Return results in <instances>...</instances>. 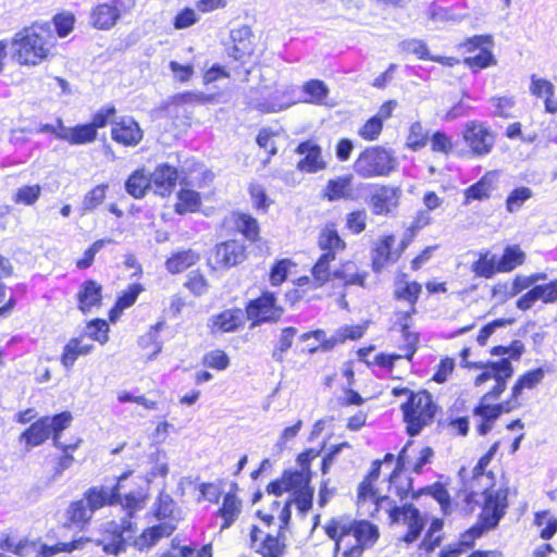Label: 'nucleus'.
<instances>
[{"label": "nucleus", "instance_id": "1", "mask_svg": "<svg viewBox=\"0 0 557 557\" xmlns=\"http://www.w3.org/2000/svg\"><path fill=\"white\" fill-rule=\"evenodd\" d=\"M473 367L483 370L474 380L475 386H480L490 380L495 381L492 389L482 396L480 405L474 409V414L494 422L502 412H510L517 408V404H511V401L488 405V401L499 398L502 393L506 389L507 380H509L513 374V368L508 358H503L499 361L494 362L473 363Z\"/></svg>", "mask_w": 557, "mask_h": 557}, {"label": "nucleus", "instance_id": "2", "mask_svg": "<svg viewBox=\"0 0 557 557\" xmlns=\"http://www.w3.org/2000/svg\"><path fill=\"white\" fill-rule=\"evenodd\" d=\"M325 533L335 541V554L343 557H361L364 549L374 545L379 539V529L366 520L333 519Z\"/></svg>", "mask_w": 557, "mask_h": 557}, {"label": "nucleus", "instance_id": "3", "mask_svg": "<svg viewBox=\"0 0 557 557\" xmlns=\"http://www.w3.org/2000/svg\"><path fill=\"white\" fill-rule=\"evenodd\" d=\"M50 38L52 33L49 23H34L23 28L12 39L13 58L21 65L39 64L50 53Z\"/></svg>", "mask_w": 557, "mask_h": 557}, {"label": "nucleus", "instance_id": "4", "mask_svg": "<svg viewBox=\"0 0 557 557\" xmlns=\"http://www.w3.org/2000/svg\"><path fill=\"white\" fill-rule=\"evenodd\" d=\"M147 498V494L143 491H132L123 499L119 494L116 503H120L123 509L127 511V517L123 518L120 522L110 521L106 523L104 530L112 537L109 542H104V540L98 541V544L102 545L106 553L117 555L125 550L126 543L134 539L136 533V524L132 521V518L136 511L141 510L146 506Z\"/></svg>", "mask_w": 557, "mask_h": 557}, {"label": "nucleus", "instance_id": "5", "mask_svg": "<svg viewBox=\"0 0 557 557\" xmlns=\"http://www.w3.org/2000/svg\"><path fill=\"white\" fill-rule=\"evenodd\" d=\"M483 497L484 504L480 515V524L465 532L459 541V546H462L465 549L472 547L475 539L480 537L485 530L496 528L508 507L507 488H486Z\"/></svg>", "mask_w": 557, "mask_h": 557}, {"label": "nucleus", "instance_id": "6", "mask_svg": "<svg viewBox=\"0 0 557 557\" xmlns=\"http://www.w3.org/2000/svg\"><path fill=\"white\" fill-rule=\"evenodd\" d=\"M401 410L407 423V432L414 436L434 420L437 406L428 391H420L410 393L408 400L401 405Z\"/></svg>", "mask_w": 557, "mask_h": 557}, {"label": "nucleus", "instance_id": "7", "mask_svg": "<svg viewBox=\"0 0 557 557\" xmlns=\"http://www.w3.org/2000/svg\"><path fill=\"white\" fill-rule=\"evenodd\" d=\"M394 169L392 152L379 146L366 149L354 163V171L363 178L385 176Z\"/></svg>", "mask_w": 557, "mask_h": 557}, {"label": "nucleus", "instance_id": "8", "mask_svg": "<svg viewBox=\"0 0 557 557\" xmlns=\"http://www.w3.org/2000/svg\"><path fill=\"white\" fill-rule=\"evenodd\" d=\"M246 313L249 320L255 321V325L264 322H276L283 313V308L276 304L273 293L264 292L257 299L249 301Z\"/></svg>", "mask_w": 557, "mask_h": 557}, {"label": "nucleus", "instance_id": "9", "mask_svg": "<svg viewBox=\"0 0 557 557\" xmlns=\"http://www.w3.org/2000/svg\"><path fill=\"white\" fill-rule=\"evenodd\" d=\"M131 9L132 5L124 0L100 3L91 12V24L98 29H110L116 24L122 14L129 12Z\"/></svg>", "mask_w": 557, "mask_h": 557}, {"label": "nucleus", "instance_id": "10", "mask_svg": "<svg viewBox=\"0 0 557 557\" xmlns=\"http://www.w3.org/2000/svg\"><path fill=\"white\" fill-rule=\"evenodd\" d=\"M463 138L476 156L487 154L494 145V136L490 129L475 121L467 123Z\"/></svg>", "mask_w": 557, "mask_h": 557}, {"label": "nucleus", "instance_id": "11", "mask_svg": "<svg viewBox=\"0 0 557 557\" xmlns=\"http://www.w3.org/2000/svg\"><path fill=\"white\" fill-rule=\"evenodd\" d=\"M127 476L128 473L121 475L117 480V483L111 488L106 486H94L88 488L84 493L83 499L91 509L92 513H95L96 510L104 507L106 505L116 504V502L119 500V491L121 488V482L125 480Z\"/></svg>", "mask_w": 557, "mask_h": 557}, {"label": "nucleus", "instance_id": "12", "mask_svg": "<svg viewBox=\"0 0 557 557\" xmlns=\"http://www.w3.org/2000/svg\"><path fill=\"white\" fill-rule=\"evenodd\" d=\"M400 189L392 186H376L370 198L372 212L376 215L388 214L398 206Z\"/></svg>", "mask_w": 557, "mask_h": 557}, {"label": "nucleus", "instance_id": "13", "mask_svg": "<svg viewBox=\"0 0 557 557\" xmlns=\"http://www.w3.org/2000/svg\"><path fill=\"white\" fill-rule=\"evenodd\" d=\"M296 152L305 156L297 164L298 170L307 173H315L326 168V163L322 158L321 147L313 141L307 140L300 143L296 148Z\"/></svg>", "mask_w": 557, "mask_h": 557}, {"label": "nucleus", "instance_id": "14", "mask_svg": "<svg viewBox=\"0 0 557 557\" xmlns=\"http://www.w3.org/2000/svg\"><path fill=\"white\" fill-rule=\"evenodd\" d=\"M246 258L245 245L237 240L221 243L215 247L214 260L220 267L230 268L242 263Z\"/></svg>", "mask_w": 557, "mask_h": 557}, {"label": "nucleus", "instance_id": "15", "mask_svg": "<svg viewBox=\"0 0 557 557\" xmlns=\"http://www.w3.org/2000/svg\"><path fill=\"white\" fill-rule=\"evenodd\" d=\"M111 136L119 144L135 146L141 140L143 133L133 119L122 117L119 122H113Z\"/></svg>", "mask_w": 557, "mask_h": 557}, {"label": "nucleus", "instance_id": "16", "mask_svg": "<svg viewBox=\"0 0 557 557\" xmlns=\"http://www.w3.org/2000/svg\"><path fill=\"white\" fill-rule=\"evenodd\" d=\"M58 139L65 140L71 145H86L96 140L97 132L90 124L66 127L61 119H58Z\"/></svg>", "mask_w": 557, "mask_h": 557}, {"label": "nucleus", "instance_id": "17", "mask_svg": "<svg viewBox=\"0 0 557 557\" xmlns=\"http://www.w3.org/2000/svg\"><path fill=\"white\" fill-rule=\"evenodd\" d=\"M354 176L351 174L338 176L327 182L323 189V198L329 201L355 200L356 195L352 190Z\"/></svg>", "mask_w": 557, "mask_h": 557}, {"label": "nucleus", "instance_id": "18", "mask_svg": "<svg viewBox=\"0 0 557 557\" xmlns=\"http://www.w3.org/2000/svg\"><path fill=\"white\" fill-rule=\"evenodd\" d=\"M177 178V170L168 164L159 165L149 176V180H151V187L154 193L163 197L171 194L172 189L176 185Z\"/></svg>", "mask_w": 557, "mask_h": 557}, {"label": "nucleus", "instance_id": "19", "mask_svg": "<svg viewBox=\"0 0 557 557\" xmlns=\"http://www.w3.org/2000/svg\"><path fill=\"white\" fill-rule=\"evenodd\" d=\"M175 529L176 525L171 521L162 522L158 525L147 528L138 537L134 539V546L139 550L150 548L154 546L162 537L170 536Z\"/></svg>", "mask_w": 557, "mask_h": 557}, {"label": "nucleus", "instance_id": "20", "mask_svg": "<svg viewBox=\"0 0 557 557\" xmlns=\"http://www.w3.org/2000/svg\"><path fill=\"white\" fill-rule=\"evenodd\" d=\"M400 521L408 525V533L404 536V541L406 543L414 542L424 528V520L419 509L412 504L404 505Z\"/></svg>", "mask_w": 557, "mask_h": 557}, {"label": "nucleus", "instance_id": "21", "mask_svg": "<svg viewBox=\"0 0 557 557\" xmlns=\"http://www.w3.org/2000/svg\"><path fill=\"white\" fill-rule=\"evenodd\" d=\"M231 37L234 41L231 55L236 60H242L245 57H249L253 52L252 46V32L248 26H242L237 29L232 30Z\"/></svg>", "mask_w": 557, "mask_h": 557}, {"label": "nucleus", "instance_id": "22", "mask_svg": "<svg viewBox=\"0 0 557 557\" xmlns=\"http://www.w3.org/2000/svg\"><path fill=\"white\" fill-rule=\"evenodd\" d=\"M101 286L92 280L86 281L82 284L81 290L77 294L79 309L83 312L90 311L94 307H99L102 299Z\"/></svg>", "mask_w": 557, "mask_h": 557}, {"label": "nucleus", "instance_id": "23", "mask_svg": "<svg viewBox=\"0 0 557 557\" xmlns=\"http://www.w3.org/2000/svg\"><path fill=\"white\" fill-rule=\"evenodd\" d=\"M48 422L49 421L47 419L41 418L21 434L20 441L26 443L28 450L32 447L41 445L51 436V430L49 429Z\"/></svg>", "mask_w": 557, "mask_h": 557}, {"label": "nucleus", "instance_id": "24", "mask_svg": "<svg viewBox=\"0 0 557 557\" xmlns=\"http://www.w3.org/2000/svg\"><path fill=\"white\" fill-rule=\"evenodd\" d=\"M366 276L367 273H361L354 261H345L333 270V280H337L343 286H364Z\"/></svg>", "mask_w": 557, "mask_h": 557}, {"label": "nucleus", "instance_id": "25", "mask_svg": "<svg viewBox=\"0 0 557 557\" xmlns=\"http://www.w3.org/2000/svg\"><path fill=\"white\" fill-rule=\"evenodd\" d=\"M334 252H323L312 268L313 284L315 287H321L329 281H333V271H331V262L334 261Z\"/></svg>", "mask_w": 557, "mask_h": 557}, {"label": "nucleus", "instance_id": "26", "mask_svg": "<svg viewBox=\"0 0 557 557\" xmlns=\"http://www.w3.org/2000/svg\"><path fill=\"white\" fill-rule=\"evenodd\" d=\"M242 512V502L234 493H227L223 498L222 507L219 509V515L223 518L224 522L221 527L222 530L228 529Z\"/></svg>", "mask_w": 557, "mask_h": 557}, {"label": "nucleus", "instance_id": "27", "mask_svg": "<svg viewBox=\"0 0 557 557\" xmlns=\"http://www.w3.org/2000/svg\"><path fill=\"white\" fill-rule=\"evenodd\" d=\"M494 175L486 174L479 182L471 185L465 190L463 205H469L472 200H485L491 196L493 186Z\"/></svg>", "mask_w": 557, "mask_h": 557}, {"label": "nucleus", "instance_id": "28", "mask_svg": "<svg viewBox=\"0 0 557 557\" xmlns=\"http://www.w3.org/2000/svg\"><path fill=\"white\" fill-rule=\"evenodd\" d=\"M411 312L401 313L399 318V324L401 326L404 345L400 347L401 349V358L411 359L417 350V345L419 343V335L414 332L409 331L408 319L410 318Z\"/></svg>", "mask_w": 557, "mask_h": 557}, {"label": "nucleus", "instance_id": "29", "mask_svg": "<svg viewBox=\"0 0 557 557\" xmlns=\"http://www.w3.org/2000/svg\"><path fill=\"white\" fill-rule=\"evenodd\" d=\"M198 255L191 249L180 251L169 258L165 262L166 269L171 273H181L198 260Z\"/></svg>", "mask_w": 557, "mask_h": 557}, {"label": "nucleus", "instance_id": "30", "mask_svg": "<svg viewBox=\"0 0 557 557\" xmlns=\"http://www.w3.org/2000/svg\"><path fill=\"white\" fill-rule=\"evenodd\" d=\"M92 515L91 509L83 498L71 503L66 510L67 520L76 527L87 523L92 518Z\"/></svg>", "mask_w": 557, "mask_h": 557}, {"label": "nucleus", "instance_id": "31", "mask_svg": "<svg viewBox=\"0 0 557 557\" xmlns=\"http://www.w3.org/2000/svg\"><path fill=\"white\" fill-rule=\"evenodd\" d=\"M91 349L92 345H84L78 338H72L64 347L62 364L65 368H72L78 356L87 355Z\"/></svg>", "mask_w": 557, "mask_h": 557}, {"label": "nucleus", "instance_id": "32", "mask_svg": "<svg viewBox=\"0 0 557 557\" xmlns=\"http://www.w3.org/2000/svg\"><path fill=\"white\" fill-rule=\"evenodd\" d=\"M151 187V180L143 171H135L126 181L125 189L134 198H141Z\"/></svg>", "mask_w": 557, "mask_h": 557}, {"label": "nucleus", "instance_id": "33", "mask_svg": "<svg viewBox=\"0 0 557 557\" xmlns=\"http://www.w3.org/2000/svg\"><path fill=\"white\" fill-rule=\"evenodd\" d=\"M282 539L283 534L281 533V531L276 536L268 534L261 542L260 546L257 548V552L260 553L262 557L283 556L286 546Z\"/></svg>", "mask_w": 557, "mask_h": 557}, {"label": "nucleus", "instance_id": "34", "mask_svg": "<svg viewBox=\"0 0 557 557\" xmlns=\"http://www.w3.org/2000/svg\"><path fill=\"white\" fill-rule=\"evenodd\" d=\"M178 202L175 205V212L184 214L195 212L200 208L201 200L199 193L190 189H182L178 195Z\"/></svg>", "mask_w": 557, "mask_h": 557}, {"label": "nucleus", "instance_id": "35", "mask_svg": "<svg viewBox=\"0 0 557 557\" xmlns=\"http://www.w3.org/2000/svg\"><path fill=\"white\" fill-rule=\"evenodd\" d=\"M497 260V271L509 272L523 263L524 253L518 247H507Z\"/></svg>", "mask_w": 557, "mask_h": 557}, {"label": "nucleus", "instance_id": "36", "mask_svg": "<svg viewBox=\"0 0 557 557\" xmlns=\"http://www.w3.org/2000/svg\"><path fill=\"white\" fill-rule=\"evenodd\" d=\"M319 246L324 252L333 251L335 255L336 251L344 250L346 245L336 230L325 228L319 236Z\"/></svg>", "mask_w": 557, "mask_h": 557}, {"label": "nucleus", "instance_id": "37", "mask_svg": "<svg viewBox=\"0 0 557 557\" xmlns=\"http://www.w3.org/2000/svg\"><path fill=\"white\" fill-rule=\"evenodd\" d=\"M242 322L243 314L240 310H226L216 317L214 324L223 332H233Z\"/></svg>", "mask_w": 557, "mask_h": 557}, {"label": "nucleus", "instance_id": "38", "mask_svg": "<svg viewBox=\"0 0 557 557\" xmlns=\"http://www.w3.org/2000/svg\"><path fill=\"white\" fill-rule=\"evenodd\" d=\"M235 225L237 230L249 240L255 242L259 237V225L255 218L240 213L237 215Z\"/></svg>", "mask_w": 557, "mask_h": 557}, {"label": "nucleus", "instance_id": "39", "mask_svg": "<svg viewBox=\"0 0 557 557\" xmlns=\"http://www.w3.org/2000/svg\"><path fill=\"white\" fill-rule=\"evenodd\" d=\"M394 242H395V239L393 236H387L375 248L374 255L372 258V264H373L374 271H381V269H383L385 267L386 262L388 261V259L391 257V250L394 245Z\"/></svg>", "mask_w": 557, "mask_h": 557}, {"label": "nucleus", "instance_id": "40", "mask_svg": "<svg viewBox=\"0 0 557 557\" xmlns=\"http://www.w3.org/2000/svg\"><path fill=\"white\" fill-rule=\"evenodd\" d=\"M534 522L536 525L543 527L541 531L543 540L552 539L557 532V518L547 510L536 512Z\"/></svg>", "mask_w": 557, "mask_h": 557}, {"label": "nucleus", "instance_id": "41", "mask_svg": "<svg viewBox=\"0 0 557 557\" xmlns=\"http://www.w3.org/2000/svg\"><path fill=\"white\" fill-rule=\"evenodd\" d=\"M297 334V330L295 327H285L282 330L280 338L275 345V348L272 352V358L277 362H283L284 352H286L293 344L294 336Z\"/></svg>", "mask_w": 557, "mask_h": 557}, {"label": "nucleus", "instance_id": "42", "mask_svg": "<svg viewBox=\"0 0 557 557\" xmlns=\"http://www.w3.org/2000/svg\"><path fill=\"white\" fill-rule=\"evenodd\" d=\"M49 422V429L51 430V435H53V444L57 447H62V445L59 442V436L63 430H65L71 421H72V414L70 412H62L59 414H55L54 417H44Z\"/></svg>", "mask_w": 557, "mask_h": 557}, {"label": "nucleus", "instance_id": "43", "mask_svg": "<svg viewBox=\"0 0 557 557\" xmlns=\"http://www.w3.org/2000/svg\"><path fill=\"white\" fill-rule=\"evenodd\" d=\"M497 262L498 260L495 255L490 257V252H485L481 255L480 259L474 262L472 268L476 275L490 278L497 271Z\"/></svg>", "mask_w": 557, "mask_h": 557}, {"label": "nucleus", "instance_id": "44", "mask_svg": "<svg viewBox=\"0 0 557 557\" xmlns=\"http://www.w3.org/2000/svg\"><path fill=\"white\" fill-rule=\"evenodd\" d=\"M141 292V286L138 284H133L128 287L126 292L123 293L122 296L119 297L115 307L111 311V320H114L113 314L122 312L124 309L131 307L137 299L139 293Z\"/></svg>", "mask_w": 557, "mask_h": 557}, {"label": "nucleus", "instance_id": "45", "mask_svg": "<svg viewBox=\"0 0 557 557\" xmlns=\"http://www.w3.org/2000/svg\"><path fill=\"white\" fill-rule=\"evenodd\" d=\"M532 195V190L529 187L513 189L506 200L507 211L511 213L518 211Z\"/></svg>", "mask_w": 557, "mask_h": 557}, {"label": "nucleus", "instance_id": "46", "mask_svg": "<svg viewBox=\"0 0 557 557\" xmlns=\"http://www.w3.org/2000/svg\"><path fill=\"white\" fill-rule=\"evenodd\" d=\"M173 510H174L173 498L169 494L161 492L156 504H154L153 516L158 520L170 519L173 515Z\"/></svg>", "mask_w": 557, "mask_h": 557}, {"label": "nucleus", "instance_id": "47", "mask_svg": "<svg viewBox=\"0 0 557 557\" xmlns=\"http://www.w3.org/2000/svg\"><path fill=\"white\" fill-rule=\"evenodd\" d=\"M375 510H385L392 523L400 522L403 507H398L389 496H381L375 498Z\"/></svg>", "mask_w": 557, "mask_h": 557}, {"label": "nucleus", "instance_id": "48", "mask_svg": "<svg viewBox=\"0 0 557 557\" xmlns=\"http://www.w3.org/2000/svg\"><path fill=\"white\" fill-rule=\"evenodd\" d=\"M107 187V185L101 184L88 191L84 197L82 209L84 211H92L100 206L106 198Z\"/></svg>", "mask_w": 557, "mask_h": 557}, {"label": "nucleus", "instance_id": "49", "mask_svg": "<svg viewBox=\"0 0 557 557\" xmlns=\"http://www.w3.org/2000/svg\"><path fill=\"white\" fill-rule=\"evenodd\" d=\"M286 485L288 491L295 490L296 493L300 491L309 490V475L306 471H295L290 473H284Z\"/></svg>", "mask_w": 557, "mask_h": 557}, {"label": "nucleus", "instance_id": "50", "mask_svg": "<svg viewBox=\"0 0 557 557\" xmlns=\"http://www.w3.org/2000/svg\"><path fill=\"white\" fill-rule=\"evenodd\" d=\"M367 218L368 215L366 210L352 211L346 216V226L354 234H360L366 228Z\"/></svg>", "mask_w": 557, "mask_h": 557}, {"label": "nucleus", "instance_id": "51", "mask_svg": "<svg viewBox=\"0 0 557 557\" xmlns=\"http://www.w3.org/2000/svg\"><path fill=\"white\" fill-rule=\"evenodd\" d=\"M530 91L536 97L554 96L555 86L545 78H537L535 75L531 76Z\"/></svg>", "mask_w": 557, "mask_h": 557}, {"label": "nucleus", "instance_id": "52", "mask_svg": "<svg viewBox=\"0 0 557 557\" xmlns=\"http://www.w3.org/2000/svg\"><path fill=\"white\" fill-rule=\"evenodd\" d=\"M493 104L494 115L508 119L511 116L510 111L515 107V99L512 97H493L490 100Z\"/></svg>", "mask_w": 557, "mask_h": 557}, {"label": "nucleus", "instance_id": "53", "mask_svg": "<svg viewBox=\"0 0 557 557\" xmlns=\"http://www.w3.org/2000/svg\"><path fill=\"white\" fill-rule=\"evenodd\" d=\"M109 326L104 320L96 319L87 325V334L95 341L104 344L108 341Z\"/></svg>", "mask_w": 557, "mask_h": 557}, {"label": "nucleus", "instance_id": "54", "mask_svg": "<svg viewBox=\"0 0 557 557\" xmlns=\"http://www.w3.org/2000/svg\"><path fill=\"white\" fill-rule=\"evenodd\" d=\"M421 285L417 282L407 283L400 290H396L397 298L405 299L411 305V312L414 311V304L417 302L421 293Z\"/></svg>", "mask_w": 557, "mask_h": 557}, {"label": "nucleus", "instance_id": "55", "mask_svg": "<svg viewBox=\"0 0 557 557\" xmlns=\"http://www.w3.org/2000/svg\"><path fill=\"white\" fill-rule=\"evenodd\" d=\"M305 92L311 97V101L322 102L327 96V88L323 82L312 79L305 85Z\"/></svg>", "mask_w": 557, "mask_h": 557}, {"label": "nucleus", "instance_id": "56", "mask_svg": "<svg viewBox=\"0 0 557 557\" xmlns=\"http://www.w3.org/2000/svg\"><path fill=\"white\" fill-rule=\"evenodd\" d=\"M407 140L408 147L413 150H419L426 145L428 138L423 134V128L420 123H413L411 125Z\"/></svg>", "mask_w": 557, "mask_h": 557}, {"label": "nucleus", "instance_id": "57", "mask_svg": "<svg viewBox=\"0 0 557 557\" xmlns=\"http://www.w3.org/2000/svg\"><path fill=\"white\" fill-rule=\"evenodd\" d=\"M401 49L406 52L417 54L420 59H431L429 50L424 41L419 39H410L401 42Z\"/></svg>", "mask_w": 557, "mask_h": 557}, {"label": "nucleus", "instance_id": "58", "mask_svg": "<svg viewBox=\"0 0 557 557\" xmlns=\"http://www.w3.org/2000/svg\"><path fill=\"white\" fill-rule=\"evenodd\" d=\"M184 285L196 296H200L207 290L206 278L196 271H191L188 274L187 281Z\"/></svg>", "mask_w": 557, "mask_h": 557}, {"label": "nucleus", "instance_id": "59", "mask_svg": "<svg viewBox=\"0 0 557 557\" xmlns=\"http://www.w3.org/2000/svg\"><path fill=\"white\" fill-rule=\"evenodd\" d=\"M382 127L383 123L380 117L373 116L360 128L359 135L367 140H374L381 134Z\"/></svg>", "mask_w": 557, "mask_h": 557}, {"label": "nucleus", "instance_id": "60", "mask_svg": "<svg viewBox=\"0 0 557 557\" xmlns=\"http://www.w3.org/2000/svg\"><path fill=\"white\" fill-rule=\"evenodd\" d=\"M492 296L497 305L505 304L508 299L517 296L515 287L509 283H498L492 289Z\"/></svg>", "mask_w": 557, "mask_h": 557}, {"label": "nucleus", "instance_id": "61", "mask_svg": "<svg viewBox=\"0 0 557 557\" xmlns=\"http://www.w3.org/2000/svg\"><path fill=\"white\" fill-rule=\"evenodd\" d=\"M470 67L484 69L494 62V57L487 48H482L474 57L465 59Z\"/></svg>", "mask_w": 557, "mask_h": 557}, {"label": "nucleus", "instance_id": "62", "mask_svg": "<svg viewBox=\"0 0 557 557\" xmlns=\"http://www.w3.org/2000/svg\"><path fill=\"white\" fill-rule=\"evenodd\" d=\"M513 323L512 319H497L493 321L492 323L486 324L482 330L480 331L478 335V343L481 346H484L488 339V337L495 332L497 327L506 326L508 324Z\"/></svg>", "mask_w": 557, "mask_h": 557}, {"label": "nucleus", "instance_id": "63", "mask_svg": "<svg viewBox=\"0 0 557 557\" xmlns=\"http://www.w3.org/2000/svg\"><path fill=\"white\" fill-rule=\"evenodd\" d=\"M74 16L72 14H58L53 18L54 27L60 37L67 36L74 26Z\"/></svg>", "mask_w": 557, "mask_h": 557}, {"label": "nucleus", "instance_id": "64", "mask_svg": "<svg viewBox=\"0 0 557 557\" xmlns=\"http://www.w3.org/2000/svg\"><path fill=\"white\" fill-rule=\"evenodd\" d=\"M205 363L218 370H224L228 366V357L221 350H215L205 356Z\"/></svg>", "mask_w": 557, "mask_h": 557}]
</instances>
